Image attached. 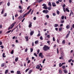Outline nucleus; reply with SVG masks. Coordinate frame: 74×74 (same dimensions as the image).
I'll return each mask as SVG.
<instances>
[{
	"label": "nucleus",
	"instance_id": "f257e3e1",
	"mask_svg": "<svg viewBox=\"0 0 74 74\" xmlns=\"http://www.w3.org/2000/svg\"><path fill=\"white\" fill-rule=\"evenodd\" d=\"M50 48V47H49L48 46L45 45L43 47V50L45 51H47V50H49Z\"/></svg>",
	"mask_w": 74,
	"mask_h": 74
},
{
	"label": "nucleus",
	"instance_id": "f03ea898",
	"mask_svg": "<svg viewBox=\"0 0 74 74\" xmlns=\"http://www.w3.org/2000/svg\"><path fill=\"white\" fill-rule=\"evenodd\" d=\"M32 11V9H30L29 10L28 12L25 14H24V15L23 16V18H24L25 16H26L27 15H28V14L31 12V11Z\"/></svg>",
	"mask_w": 74,
	"mask_h": 74
},
{
	"label": "nucleus",
	"instance_id": "7ed1b4c3",
	"mask_svg": "<svg viewBox=\"0 0 74 74\" xmlns=\"http://www.w3.org/2000/svg\"><path fill=\"white\" fill-rule=\"evenodd\" d=\"M42 6H44V7L42 8L44 9H45L46 10H47L48 9V8L47 7L46 4H43V5H42Z\"/></svg>",
	"mask_w": 74,
	"mask_h": 74
},
{
	"label": "nucleus",
	"instance_id": "20e7f679",
	"mask_svg": "<svg viewBox=\"0 0 74 74\" xmlns=\"http://www.w3.org/2000/svg\"><path fill=\"white\" fill-rule=\"evenodd\" d=\"M39 56L40 57H41V58H44V56L42 55V53H40L39 54Z\"/></svg>",
	"mask_w": 74,
	"mask_h": 74
},
{
	"label": "nucleus",
	"instance_id": "39448f33",
	"mask_svg": "<svg viewBox=\"0 0 74 74\" xmlns=\"http://www.w3.org/2000/svg\"><path fill=\"white\" fill-rule=\"evenodd\" d=\"M43 12V13H45V14H47L49 12V11L48 10H44L42 11Z\"/></svg>",
	"mask_w": 74,
	"mask_h": 74
},
{
	"label": "nucleus",
	"instance_id": "423d86ee",
	"mask_svg": "<svg viewBox=\"0 0 74 74\" xmlns=\"http://www.w3.org/2000/svg\"><path fill=\"white\" fill-rule=\"evenodd\" d=\"M32 23L31 22H29V25L28 26L29 27H32Z\"/></svg>",
	"mask_w": 74,
	"mask_h": 74
},
{
	"label": "nucleus",
	"instance_id": "0eeeda50",
	"mask_svg": "<svg viewBox=\"0 0 74 74\" xmlns=\"http://www.w3.org/2000/svg\"><path fill=\"white\" fill-rule=\"evenodd\" d=\"M30 30H31V32L30 33V36H32L33 34V33H34V31H32V30L31 29H30Z\"/></svg>",
	"mask_w": 74,
	"mask_h": 74
},
{
	"label": "nucleus",
	"instance_id": "6e6552de",
	"mask_svg": "<svg viewBox=\"0 0 74 74\" xmlns=\"http://www.w3.org/2000/svg\"><path fill=\"white\" fill-rule=\"evenodd\" d=\"M52 5L53 7H56V5L55 4V3L53 2L52 3Z\"/></svg>",
	"mask_w": 74,
	"mask_h": 74
},
{
	"label": "nucleus",
	"instance_id": "1a4fd4ad",
	"mask_svg": "<svg viewBox=\"0 0 74 74\" xmlns=\"http://www.w3.org/2000/svg\"><path fill=\"white\" fill-rule=\"evenodd\" d=\"M40 66L39 65H38L37 66H36V68L37 69H40Z\"/></svg>",
	"mask_w": 74,
	"mask_h": 74
},
{
	"label": "nucleus",
	"instance_id": "9d476101",
	"mask_svg": "<svg viewBox=\"0 0 74 74\" xmlns=\"http://www.w3.org/2000/svg\"><path fill=\"white\" fill-rule=\"evenodd\" d=\"M70 25H67L66 26V29H69L70 28Z\"/></svg>",
	"mask_w": 74,
	"mask_h": 74
},
{
	"label": "nucleus",
	"instance_id": "9b49d317",
	"mask_svg": "<svg viewBox=\"0 0 74 74\" xmlns=\"http://www.w3.org/2000/svg\"><path fill=\"white\" fill-rule=\"evenodd\" d=\"M48 5L50 6V7H51L52 6V5H51V2H49L48 3Z\"/></svg>",
	"mask_w": 74,
	"mask_h": 74
},
{
	"label": "nucleus",
	"instance_id": "f8f14e48",
	"mask_svg": "<svg viewBox=\"0 0 74 74\" xmlns=\"http://www.w3.org/2000/svg\"><path fill=\"white\" fill-rule=\"evenodd\" d=\"M18 57H16V58L15 59V61L16 62H18Z\"/></svg>",
	"mask_w": 74,
	"mask_h": 74
},
{
	"label": "nucleus",
	"instance_id": "ddd939ff",
	"mask_svg": "<svg viewBox=\"0 0 74 74\" xmlns=\"http://www.w3.org/2000/svg\"><path fill=\"white\" fill-rule=\"evenodd\" d=\"M48 10H51L52 9V7L51 6H49L48 8Z\"/></svg>",
	"mask_w": 74,
	"mask_h": 74
},
{
	"label": "nucleus",
	"instance_id": "4468645a",
	"mask_svg": "<svg viewBox=\"0 0 74 74\" xmlns=\"http://www.w3.org/2000/svg\"><path fill=\"white\" fill-rule=\"evenodd\" d=\"M58 24H55L54 25V27H56L58 26Z\"/></svg>",
	"mask_w": 74,
	"mask_h": 74
},
{
	"label": "nucleus",
	"instance_id": "2eb2a0df",
	"mask_svg": "<svg viewBox=\"0 0 74 74\" xmlns=\"http://www.w3.org/2000/svg\"><path fill=\"white\" fill-rule=\"evenodd\" d=\"M64 73H65V74L67 73L68 72L67 70H64Z\"/></svg>",
	"mask_w": 74,
	"mask_h": 74
},
{
	"label": "nucleus",
	"instance_id": "dca6fc26",
	"mask_svg": "<svg viewBox=\"0 0 74 74\" xmlns=\"http://www.w3.org/2000/svg\"><path fill=\"white\" fill-rule=\"evenodd\" d=\"M11 26V29H12V28H13V27H14V24H12Z\"/></svg>",
	"mask_w": 74,
	"mask_h": 74
},
{
	"label": "nucleus",
	"instance_id": "f3484780",
	"mask_svg": "<svg viewBox=\"0 0 74 74\" xmlns=\"http://www.w3.org/2000/svg\"><path fill=\"white\" fill-rule=\"evenodd\" d=\"M11 26V29H12V28H13V27H14V24H12Z\"/></svg>",
	"mask_w": 74,
	"mask_h": 74
},
{
	"label": "nucleus",
	"instance_id": "a211bd4d",
	"mask_svg": "<svg viewBox=\"0 0 74 74\" xmlns=\"http://www.w3.org/2000/svg\"><path fill=\"white\" fill-rule=\"evenodd\" d=\"M64 23V20H61L60 21V23Z\"/></svg>",
	"mask_w": 74,
	"mask_h": 74
},
{
	"label": "nucleus",
	"instance_id": "6ab92c4d",
	"mask_svg": "<svg viewBox=\"0 0 74 74\" xmlns=\"http://www.w3.org/2000/svg\"><path fill=\"white\" fill-rule=\"evenodd\" d=\"M8 70H5V74H7V73H8Z\"/></svg>",
	"mask_w": 74,
	"mask_h": 74
},
{
	"label": "nucleus",
	"instance_id": "aec40b11",
	"mask_svg": "<svg viewBox=\"0 0 74 74\" xmlns=\"http://www.w3.org/2000/svg\"><path fill=\"white\" fill-rule=\"evenodd\" d=\"M17 74H21V71H17Z\"/></svg>",
	"mask_w": 74,
	"mask_h": 74
},
{
	"label": "nucleus",
	"instance_id": "412c9836",
	"mask_svg": "<svg viewBox=\"0 0 74 74\" xmlns=\"http://www.w3.org/2000/svg\"><path fill=\"white\" fill-rule=\"evenodd\" d=\"M4 55H5V53H3L2 55L3 58H5V56H4Z\"/></svg>",
	"mask_w": 74,
	"mask_h": 74
},
{
	"label": "nucleus",
	"instance_id": "4be33fe9",
	"mask_svg": "<svg viewBox=\"0 0 74 74\" xmlns=\"http://www.w3.org/2000/svg\"><path fill=\"white\" fill-rule=\"evenodd\" d=\"M38 40L36 41L35 42V44H38Z\"/></svg>",
	"mask_w": 74,
	"mask_h": 74
},
{
	"label": "nucleus",
	"instance_id": "5701e85b",
	"mask_svg": "<svg viewBox=\"0 0 74 74\" xmlns=\"http://www.w3.org/2000/svg\"><path fill=\"white\" fill-rule=\"evenodd\" d=\"M25 39H26V41H28V37L27 36H26L25 37Z\"/></svg>",
	"mask_w": 74,
	"mask_h": 74
},
{
	"label": "nucleus",
	"instance_id": "b1692460",
	"mask_svg": "<svg viewBox=\"0 0 74 74\" xmlns=\"http://www.w3.org/2000/svg\"><path fill=\"white\" fill-rule=\"evenodd\" d=\"M59 67H61L62 66H63V64H62L61 63H60L59 64Z\"/></svg>",
	"mask_w": 74,
	"mask_h": 74
},
{
	"label": "nucleus",
	"instance_id": "393cba45",
	"mask_svg": "<svg viewBox=\"0 0 74 74\" xmlns=\"http://www.w3.org/2000/svg\"><path fill=\"white\" fill-rule=\"evenodd\" d=\"M4 9H2V12H1V14H3V13H4Z\"/></svg>",
	"mask_w": 74,
	"mask_h": 74
},
{
	"label": "nucleus",
	"instance_id": "a878e982",
	"mask_svg": "<svg viewBox=\"0 0 74 74\" xmlns=\"http://www.w3.org/2000/svg\"><path fill=\"white\" fill-rule=\"evenodd\" d=\"M62 43L63 44H65V40H63L62 42Z\"/></svg>",
	"mask_w": 74,
	"mask_h": 74
},
{
	"label": "nucleus",
	"instance_id": "bb28decb",
	"mask_svg": "<svg viewBox=\"0 0 74 74\" xmlns=\"http://www.w3.org/2000/svg\"><path fill=\"white\" fill-rule=\"evenodd\" d=\"M66 11H67V12H69V9H68V8H66Z\"/></svg>",
	"mask_w": 74,
	"mask_h": 74
},
{
	"label": "nucleus",
	"instance_id": "cd10ccee",
	"mask_svg": "<svg viewBox=\"0 0 74 74\" xmlns=\"http://www.w3.org/2000/svg\"><path fill=\"white\" fill-rule=\"evenodd\" d=\"M30 51L31 52H32L33 51V49L32 48H30Z\"/></svg>",
	"mask_w": 74,
	"mask_h": 74
},
{
	"label": "nucleus",
	"instance_id": "c85d7f7f",
	"mask_svg": "<svg viewBox=\"0 0 74 74\" xmlns=\"http://www.w3.org/2000/svg\"><path fill=\"white\" fill-rule=\"evenodd\" d=\"M64 16H62L61 17L62 19V20H63L64 19Z\"/></svg>",
	"mask_w": 74,
	"mask_h": 74
},
{
	"label": "nucleus",
	"instance_id": "c756f323",
	"mask_svg": "<svg viewBox=\"0 0 74 74\" xmlns=\"http://www.w3.org/2000/svg\"><path fill=\"white\" fill-rule=\"evenodd\" d=\"M8 6H10V3L8 2L7 3Z\"/></svg>",
	"mask_w": 74,
	"mask_h": 74
},
{
	"label": "nucleus",
	"instance_id": "7c9ffc66",
	"mask_svg": "<svg viewBox=\"0 0 74 74\" xmlns=\"http://www.w3.org/2000/svg\"><path fill=\"white\" fill-rule=\"evenodd\" d=\"M60 51L61 54H63V51H62V50H60Z\"/></svg>",
	"mask_w": 74,
	"mask_h": 74
},
{
	"label": "nucleus",
	"instance_id": "2f4dec72",
	"mask_svg": "<svg viewBox=\"0 0 74 74\" xmlns=\"http://www.w3.org/2000/svg\"><path fill=\"white\" fill-rule=\"evenodd\" d=\"M43 0H40L38 1V3H41L42 1Z\"/></svg>",
	"mask_w": 74,
	"mask_h": 74
},
{
	"label": "nucleus",
	"instance_id": "473e14b6",
	"mask_svg": "<svg viewBox=\"0 0 74 74\" xmlns=\"http://www.w3.org/2000/svg\"><path fill=\"white\" fill-rule=\"evenodd\" d=\"M62 28L61 27L60 28H59V31H60L62 30Z\"/></svg>",
	"mask_w": 74,
	"mask_h": 74
},
{
	"label": "nucleus",
	"instance_id": "72a5a7b5",
	"mask_svg": "<svg viewBox=\"0 0 74 74\" xmlns=\"http://www.w3.org/2000/svg\"><path fill=\"white\" fill-rule=\"evenodd\" d=\"M57 14L59 15V11L58 10H57Z\"/></svg>",
	"mask_w": 74,
	"mask_h": 74
},
{
	"label": "nucleus",
	"instance_id": "f704fd0d",
	"mask_svg": "<svg viewBox=\"0 0 74 74\" xmlns=\"http://www.w3.org/2000/svg\"><path fill=\"white\" fill-rule=\"evenodd\" d=\"M40 40H43V38H42V37L40 36Z\"/></svg>",
	"mask_w": 74,
	"mask_h": 74
},
{
	"label": "nucleus",
	"instance_id": "c9c22d12",
	"mask_svg": "<svg viewBox=\"0 0 74 74\" xmlns=\"http://www.w3.org/2000/svg\"><path fill=\"white\" fill-rule=\"evenodd\" d=\"M34 56H36V57H37V55L35 53H34Z\"/></svg>",
	"mask_w": 74,
	"mask_h": 74
},
{
	"label": "nucleus",
	"instance_id": "e433bc0d",
	"mask_svg": "<svg viewBox=\"0 0 74 74\" xmlns=\"http://www.w3.org/2000/svg\"><path fill=\"white\" fill-rule=\"evenodd\" d=\"M32 70H31L29 71V74H30V73H32Z\"/></svg>",
	"mask_w": 74,
	"mask_h": 74
},
{
	"label": "nucleus",
	"instance_id": "4c0bfd02",
	"mask_svg": "<svg viewBox=\"0 0 74 74\" xmlns=\"http://www.w3.org/2000/svg\"><path fill=\"white\" fill-rule=\"evenodd\" d=\"M11 54H13V53H14V50H12L11 51Z\"/></svg>",
	"mask_w": 74,
	"mask_h": 74
},
{
	"label": "nucleus",
	"instance_id": "58836bf2",
	"mask_svg": "<svg viewBox=\"0 0 74 74\" xmlns=\"http://www.w3.org/2000/svg\"><path fill=\"white\" fill-rule=\"evenodd\" d=\"M71 60H72V59H70V60H69L68 61V62H69V63H70V62H71Z\"/></svg>",
	"mask_w": 74,
	"mask_h": 74
},
{
	"label": "nucleus",
	"instance_id": "ea45409f",
	"mask_svg": "<svg viewBox=\"0 0 74 74\" xmlns=\"http://www.w3.org/2000/svg\"><path fill=\"white\" fill-rule=\"evenodd\" d=\"M4 65H5L4 64V63L2 64H1V66L4 67Z\"/></svg>",
	"mask_w": 74,
	"mask_h": 74
},
{
	"label": "nucleus",
	"instance_id": "a19ab883",
	"mask_svg": "<svg viewBox=\"0 0 74 74\" xmlns=\"http://www.w3.org/2000/svg\"><path fill=\"white\" fill-rule=\"evenodd\" d=\"M66 67V66H62V68L63 69H64Z\"/></svg>",
	"mask_w": 74,
	"mask_h": 74
},
{
	"label": "nucleus",
	"instance_id": "79ce46f5",
	"mask_svg": "<svg viewBox=\"0 0 74 74\" xmlns=\"http://www.w3.org/2000/svg\"><path fill=\"white\" fill-rule=\"evenodd\" d=\"M37 52L38 53H37V54H38V53H39V52H40V50H38L37 51Z\"/></svg>",
	"mask_w": 74,
	"mask_h": 74
},
{
	"label": "nucleus",
	"instance_id": "37998d69",
	"mask_svg": "<svg viewBox=\"0 0 74 74\" xmlns=\"http://www.w3.org/2000/svg\"><path fill=\"white\" fill-rule=\"evenodd\" d=\"M11 30H10V31L7 32V33H10L11 32Z\"/></svg>",
	"mask_w": 74,
	"mask_h": 74
},
{
	"label": "nucleus",
	"instance_id": "c03bdc74",
	"mask_svg": "<svg viewBox=\"0 0 74 74\" xmlns=\"http://www.w3.org/2000/svg\"><path fill=\"white\" fill-rule=\"evenodd\" d=\"M59 73L60 74H61V73H62V71L60 70H59Z\"/></svg>",
	"mask_w": 74,
	"mask_h": 74
},
{
	"label": "nucleus",
	"instance_id": "a18cd8bd",
	"mask_svg": "<svg viewBox=\"0 0 74 74\" xmlns=\"http://www.w3.org/2000/svg\"><path fill=\"white\" fill-rule=\"evenodd\" d=\"M69 34H67V35L66 36V38H68V37H69Z\"/></svg>",
	"mask_w": 74,
	"mask_h": 74
},
{
	"label": "nucleus",
	"instance_id": "49530a36",
	"mask_svg": "<svg viewBox=\"0 0 74 74\" xmlns=\"http://www.w3.org/2000/svg\"><path fill=\"white\" fill-rule=\"evenodd\" d=\"M47 38H50V36L49 35H47Z\"/></svg>",
	"mask_w": 74,
	"mask_h": 74
},
{
	"label": "nucleus",
	"instance_id": "de8ad7c7",
	"mask_svg": "<svg viewBox=\"0 0 74 74\" xmlns=\"http://www.w3.org/2000/svg\"><path fill=\"white\" fill-rule=\"evenodd\" d=\"M29 70V69H27L25 70V73H26V72H27V71Z\"/></svg>",
	"mask_w": 74,
	"mask_h": 74
},
{
	"label": "nucleus",
	"instance_id": "09e8293b",
	"mask_svg": "<svg viewBox=\"0 0 74 74\" xmlns=\"http://www.w3.org/2000/svg\"><path fill=\"white\" fill-rule=\"evenodd\" d=\"M45 61V59L42 61V63H44V62Z\"/></svg>",
	"mask_w": 74,
	"mask_h": 74
},
{
	"label": "nucleus",
	"instance_id": "8fccbe9b",
	"mask_svg": "<svg viewBox=\"0 0 74 74\" xmlns=\"http://www.w3.org/2000/svg\"><path fill=\"white\" fill-rule=\"evenodd\" d=\"M46 16L47 17V18H49V16L48 15H47Z\"/></svg>",
	"mask_w": 74,
	"mask_h": 74
},
{
	"label": "nucleus",
	"instance_id": "3c124183",
	"mask_svg": "<svg viewBox=\"0 0 74 74\" xmlns=\"http://www.w3.org/2000/svg\"><path fill=\"white\" fill-rule=\"evenodd\" d=\"M0 47H1V48H2V49H3V48H4V46H3V45H1L0 46Z\"/></svg>",
	"mask_w": 74,
	"mask_h": 74
},
{
	"label": "nucleus",
	"instance_id": "603ef678",
	"mask_svg": "<svg viewBox=\"0 0 74 74\" xmlns=\"http://www.w3.org/2000/svg\"><path fill=\"white\" fill-rule=\"evenodd\" d=\"M53 41H55V39L53 37Z\"/></svg>",
	"mask_w": 74,
	"mask_h": 74
},
{
	"label": "nucleus",
	"instance_id": "864d4df0",
	"mask_svg": "<svg viewBox=\"0 0 74 74\" xmlns=\"http://www.w3.org/2000/svg\"><path fill=\"white\" fill-rule=\"evenodd\" d=\"M65 6H66V5H65V4H64L62 6L63 8H64L65 7Z\"/></svg>",
	"mask_w": 74,
	"mask_h": 74
},
{
	"label": "nucleus",
	"instance_id": "5fc2aeb1",
	"mask_svg": "<svg viewBox=\"0 0 74 74\" xmlns=\"http://www.w3.org/2000/svg\"><path fill=\"white\" fill-rule=\"evenodd\" d=\"M40 36V33H39V34L37 35V36L38 37Z\"/></svg>",
	"mask_w": 74,
	"mask_h": 74
},
{
	"label": "nucleus",
	"instance_id": "6e6d98bb",
	"mask_svg": "<svg viewBox=\"0 0 74 74\" xmlns=\"http://www.w3.org/2000/svg\"><path fill=\"white\" fill-rule=\"evenodd\" d=\"M10 72L11 73H14V71H11Z\"/></svg>",
	"mask_w": 74,
	"mask_h": 74
},
{
	"label": "nucleus",
	"instance_id": "4d7b16f0",
	"mask_svg": "<svg viewBox=\"0 0 74 74\" xmlns=\"http://www.w3.org/2000/svg\"><path fill=\"white\" fill-rule=\"evenodd\" d=\"M27 51V48L25 49V52H26Z\"/></svg>",
	"mask_w": 74,
	"mask_h": 74
},
{
	"label": "nucleus",
	"instance_id": "13d9d810",
	"mask_svg": "<svg viewBox=\"0 0 74 74\" xmlns=\"http://www.w3.org/2000/svg\"><path fill=\"white\" fill-rule=\"evenodd\" d=\"M62 58H63V57L62 56H61V57H60L59 58V59H62Z\"/></svg>",
	"mask_w": 74,
	"mask_h": 74
},
{
	"label": "nucleus",
	"instance_id": "bf43d9fd",
	"mask_svg": "<svg viewBox=\"0 0 74 74\" xmlns=\"http://www.w3.org/2000/svg\"><path fill=\"white\" fill-rule=\"evenodd\" d=\"M53 16H55L56 15V14L55 13H53Z\"/></svg>",
	"mask_w": 74,
	"mask_h": 74
},
{
	"label": "nucleus",
	"instance_id": "052dcab7",
	"mask_svg": "<svg viewBox=\"0 0 74 74\" xmlns=\"http://www.w3.org/2000/svg\"><path fill=\"white\" fill-rule=\"evenodd\" d=\"M19 8L20 9H22V7L21 6H19Z\"/></svg>",
	"mask_w": 74,
	"mask_h": 74
},
{
	"label": "nucleus",
	"instance_id": "680f3d73",
	"mask_svg": "<svg viewBox=\"0 0 74 74\" xmlns=\"http://www.w3.org/2000/svg\"><path fill=\"white\" fill-rule=\"evenodd\" d=\"M56 3L57 4H59V1H56Z\"/></svg>",
	"mask_w": 74,
	"mask_h": 74
},
{
	"label": "nucleus",
	"instance_id": "e2e57ef3",
	"mask_svg": "<svg viewBox=\"0 0 74 74\" xmlns=\"http://www.w3.org/2000/svg\"><path fill=\"white\" fill-rule=\"evenodd\" d=\"M20 13L22 12V10H20Z\"/></svg>",
	"mask_w": 74,
	"mask_h": 74
},
{
	"label": "nucleus",
	"instance_id": "0e129e2a",
	"mask_svg": "<svg viewBox=\"0 0 74 74\" xmlns=\"http://www.w3.org/2000/svg\"><path fill=\"white\" fill-rule=\"evenodd\" d=\"M30 60H28L27 62V63H30Z\"/></svg>",
	"mask_w": 74,
	"mask_h": 74
},
{
	"label": "nucleus",
	"instance_id": "69168bd1",
	"mask_svg": "<svg viewBox=\"0 0 74 74\" xmlns=\"http://www.w3.org/2000/svg\"><path fill=\"white\" fill-rule=\"evenodd\" d=\"M36 17H34V20H36Z\"/></svg>",
	"mask_w": 74,
	"mask_h": 74
},
{
	"label": "nucleus",
	"instance_id": "338daca9",
	"mask_svg": "<svg viewBox=\"0 0 74 74\" xmlns=\"http://www.w3.org/2000/svg\"><path fill=\"white\" fill-rule=\"evenodd\" d=\"M2 43L1 42H0V45H2Z\"/></svg>",
	"mask_w": 74,
	"mask_h": 74
},
{
	"label": "nucleus",
	"instance_id": "774afa93",
	"mask_svg": "<svg viewBox=\"0 0 74 74\" xmlns=\"http://www.w3.org/2000/svg\"><path fill=\"white\" fill-rule=\"evenodd\" d=\"M73 28H74V24H73V25L72 26Z\"/></svg>",
	"mask_w": 74,
	"mask_h": 74
}]
</instances>
